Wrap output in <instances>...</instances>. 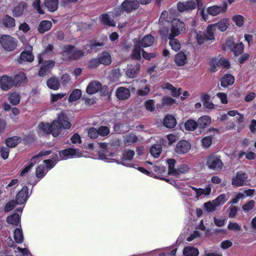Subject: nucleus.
I'll return each instance as SVG.
<instances>
[{"mask_svg": "<svg viewBox=\"0 0 256 256\" xmlns=\"http://www.w3.org/2000/svg\"><path fill=\"white\" fill-rule=\"evenodd\" d=\"M70 127L71 124L64 119V114L61 112L58 114V120H54L51 125L48 123H40L38 132L40 134H52L54 137H56L60 134L62 128L69 129Z\"/></svg>", "mask_w": 256, "mask_h": 256, "instance_id": "f257e3e1", "label": "nucleus"}, {"mask_svg": "<svg viewBox=\"0 0 256 256\" xmlns=\"http://www.w3.org/2000/svg\"><path fill=\"white\" fill-rule=\"evenodd\" d=\"M100 147L102 150L99 152V158L100 160H102L104 161L110 162H116L118 164H122L124 166H128V167H134L135 168H137L140 172H141L144 174L146 175H148L150 174V172L144 169L142 167H138L136 168L135 166V165L132 164H126L125 162H120L118 160H116L115 159L110 158V157H112L114 156V153H108V152L105 151V149H106L108 147V144H106V143H102L100 144Z\"/></svg>", "mask_w": 256, "mask_h": 256, "instance_id": "f03ea898", "label": "nucleus"}, {"mask_svg": "<svg viewBox=\"0 0 256 256\" xmlns=\"http://www.w3.org/2000/svg\"><path fill=\"white\" fill-rule=\"evenodd\" d=\"M61 54L64 60L70 59L77 60L83 56L84 52L80 50L75 48L72 46L68 45L62 46Z\"/></svg>", "mask_w": 256, "mask_h": 256, "instance_id": "7ed1b4c3", "label": "nucleus"}, {"mask_svg": "<svg viewBox=\"0 0 256 256\" xmlns=\"http://www.w3.org/2000/svg\"><path fill=\"white\" fill-rule=\"evenodd\" d=\"M139 6V2L138 0H125L121 4L120 7L116 8L112 12L114 17H118L121 15L123 12H130L133 10H136Z\"/></svg>", "mask_w": 256, "mask_h": 256, "instance_id": "20e7f679", "label": "nucleus"}, {"mask_svg": "<svg viewBox=\"0 0 256 256\" xmlns=\"http://www.w3.org/2000/svg\"><path fill=\"white\" fill-rule=\"evenodd\" d=\"M56 158L57 156L56 155L52 159L44 160V164L38 166L36 171V176L38 179V180L45 176L48 170H50L54 166L57 161Z\"/></svg>", "mask_w": 256, "mask_h": 256, "instance_id": "39448f33", "label": "nucleus"}, {"mask_svg": "<svg viewBox=\"0 0 256 256\" xmlns=\"http://www.w3.org/2000/svg\"><path fill=\"white\" fill-rule=\"evenodd\" d=\"M213 25H208L206 32H199L196 35V39L199 44H203L208 40L214 41L215 40L214 34L212 31L214 30Z\"/></svg>", "mask_w": 256, "mask_h": 256, "instance_id": "423d86ee", "label": "nucleus"}, {"mask_svg": "<svg viewBox=\"0 0 256 256\" xmlns=\"http://www.w3.org/2000/svg\"><path fill=\"white\" fill-rule=\"evenodd\" d=\"M0 44L6 50L11 52L16 48L18 40L10 36L3 35L0 38Z\"/></svg>", "mask_w": 256, "mask_h": 256, "instance_id": "0eeeda50", "label": "nucleus"}, {"mask_svg": "<svg viewBox=\"0 0 256 256\" xmlns=\"http://www.w3.org/2000/svg\"><path fill=\"white\" fill-rule=\"evenodd\" d=\"M185 24L182 21L174 19L172 22L170 32L168 36L170 38L176 37L184 32Z\"/></svg>", "mask_w": 256, "mask_h": 256, "instance_id": "6e6552de", "label": "nucleus"}, {"mask_svg": "<svg viewBox=\"0 0 256 256\" xmlns=\"http://www.w3.org/2000/svg\"><path fill=\"white\" fill-rule=\"evenodd\" d=\"M206 166L210 169L220 170L222 168L223 164L218 156L212 154L206 158Z\"/></svg>", "mask_w": 256, "mask_h": 256, "instance_id": "1a4fd4ad", "label": "nucleus"}, {"mask_svg": "<svg viewBox=\"0 0 256 256\" xmlns=\"http://www.w3.org/2000/svg\"><path fill=\"white\" fill-rule=\"evenodd\" d=\"M248 176L246 173L240 171L236 172L232 180V184L235 188H238L246 185Z\"/></svg>", "mask_w": 256, "mask_h": 256, "instance_id": "9d476101", "label": "nucleus"}, {"mask_svg": "<svg viewBox=\"0 0 256 256\" xmlns=\"http://www.w3.org/2000/svg\"><path fill=\"white\" fill-rule=\"evenodd\" d=\"M140 46L134 41V48L132 53V57L134 59L139 60L141 58V52L143 58L150 60L156 56L155 53L148 54L140 48Z\"/></svg>", "mask_w": 256, "mask_h": 256, "instance_id": "9b49d317", "label": "nucleus"}, {"mask_svg": "<svg viewBox=\"0 0 256 256\" xmlns=\"http://www.w3.org/2000/svg\"><path fill=\"white\" fill-rule=\"evenodd\" d=\"M59 155L61 160L83 156L82 152L78 149L71 148L60 151Z\"/></svg>", "mask_w": 256, "mask_h": 256, "instance_id": "f8f14e48", "label": "nucleus"}, {"mask_svg": "<svg viewBox=\"0 0 256 256\" xmlns=\"http://www.w3.org/2000/svg\"><path fill=\"white\" fill-rule=\"evenodd\" d=\"M50 153V150H44L40 152L38 155L34 156L30 160V162L27 164L25 167L22 170L20 176H24L26 173H27L32 168V166L36 164L41 159L40 158L42 156L48 155Z\"/></svg>", "mask_w": 256, "mask_h": 256, "instance_id": "ddd939ff", "label": "nucleus"}, {"mask_svg": "<svg viewBox=\"0 0 256 256\" xmlns=\"http://www.w3.org/2000/svg\"><path fill=\"white\" fill-rule=\"evenodd\" d=\"M222 66L228 68L230 67L229 62L223 58H212L210 63V70L214 72L217 70V68Z\"/></svg>", "mask_w": 256, "mask_h": 256, "instance_id": "4468645a", "label": "nucleus"}, {"mask_svg": "<svg viewBox=\"0 0 256 256\" xmlns=\"http://www.w3.org/2000/svg\"><path fill=\"white\" fill-rule=\"evenodd\" d=\"M228 8V4L226 2H224L220 6L214 5L209 6L206 9V13L208 15L212 16H216L220 13L226 12Z\"/></svg>", "mask_w": 256, "mask_h": 256, "instance_id": "2eb2a0df", "label": "nucleus"}, {"mask_svg": "<svg viewBox=\"0 0 256 256\" xmlns=\"http://www.w3.org/2000/svg\"><path fill=\"white\" fill-rule=\"evenodd\" d=\"M188 52L181 51L176 54L174 57V62L178 66H183L188 62V58L189 56Z\"/></svg>", "mask_w": 256, "mask_h": 256, "instance_id": "dca6fc26", "label": "nucleus"}, {"mask_svg": "<svg viewBox=\"0 0 256 256\" xmlns=\"http://www.w3.org/2000/svg\"><path fill=\"white\" fill-rule=\"evenodd\" d=\"M178 9L180 12L192 10L196 8L195 1L191 0L184 2H179L177 4Z\"/></svg>", "mask_w": 256, "mask_h": 256, "instance_id": "f3484780", "label": "nucleus"}, {"mask_svg": "<svg viewBox=\"0 0 256 256\" xmlns=\"http://www.w3.org/2000/svg\"><path fill=\"white\" fill-rule=\"evenodd\" d=\"M14 86V82L11 77L4 75L0 77V86L4 90H7Z\"/></svg>", "mask_w": 256, "mask_h": 256, "instance_id": "a211bd4d", "label": "nucleus"}, {"mask_svg": "<svg viewBox=\"0 0 256 256\" xmlns=\"http://www.w3.org/2000/svg\"><path fill=\"white\" fill-rule=\"evenodd\" d=\"M229 24V20L228 18L222 19L218 23L211 24L214 26V30L212 32L214 34L216 32L217 28L220 32H225L228 28Z\"/></svg>", "mask_w": 256, "mask_h": 256, "instance_id": "6ab92c4d", "label": "nucleus"}, {"mask_svg": "<svg viewBox=\"0 0 256 256\" xmlns=\"http://www.w3.org/2000/svg\"><path fill=\"white\" fill-rule=\"evenodd\" d=\"M26 51L22 52L20 55V60L22 61L32 62L34 60V56L32 54V47L30 45L25 46Z\"/></svg>", "mask_w": 256, "mask_h": 256, "instance_id": "aec40b11", "label": "nucleus"}, {"mask_svg": "<svg viewBox=\"0 0 256 256\" xmlns=\"http://www.w3.org/2000/svg\"><path fill=\"white\" fill-rule=\"evenodd\" d=\"M28 198V188L24 186L22 189L16 195V202L18 204H22L24 203Z\"/></svg>", "mask_w": 256, "mask_h": 256, "instance_id": "412c9836", "label": "nucleus"}, {"mask_svg": "<svg viewBox=\"0 0 256 256\" xmlns=\"http://www.w3.org/2000/svg\"><path fill=\"white\" fill-rule=\"evenodd\" d=\"M191 148L190 144L186 140H181L176 144V152L179 154L188 152Z\"/></svg>", "mask_w": 256, "mask_h": 256, "instance_id": "4be33fe9", "label": "nucleus"}, {"mask_svg": "<svg viewBox=\"0 0 256 256\" xmlns=\"http://www.w3.org/2000/svg\"><path fill=\"white\" fill-rule=\"evenodd\" d=\"M102 88V84L100 82L94 80L90 82L88 85L86 92L89 94H92L98 92Z\"/></svg>", "mask_w": 256, "mask_h": 256, "instance_id": "5701e85b", "label": "nucleus"}, {"mask_svg": "<svg viewBox=\"0 0 256 256\" xmlns=\"http://www.w3.org/2000/svg\"><path fill=\"white\" fill-rule=\"evenodd\" d=\"M116 95L118 100H124L129 98L130 92L129 89L124 87H120L116 90Z\"/></svg>", "mask_w": 256, "mask_h": 256, "instance_id": "b1692460", "label": "nucleus"}, {"mask_svg": "<svg viewBox=\"0 0 256 256\" xmlns=\"http://www.w3.org/2000/svg\"><path fill=\"white\" fill-rule=\"evenodd\" d=\"M190 188L195 192L196 198L197 200H198L200 196L202 194H204L205 196L210 195L212 190V188L210 186H208L204 188H198L192 186L190 187Z\"/></svg>", "mask_w": 256, "mask_h": 256, "instance_id": "393cba45", "label": "nucleus"}, {"mask_svg": "<svg viewBox=\"0 0 256 256\" xmlns=\"http://www.w3.org/2000/svg\"><path fill=\"white\" fill-rule=\"evenodd\" d=\"M54 64V61H46L40 68L38 72L39 76H45L53 68Z\"/></svg>", "mask_w": 256, "mask_h": 256, "instance_id": "a878e982", "label": "nucleus"}, {"mask_svg": "<svg viewBox=\"0 0 256 256\" xmlns=\"http://www.w3.org/2000/svg\"><path fill=\"white\" fill-rule=\"evenodd\" d=\"M161 87L164 90H170L172 92V95L174 97H178L182 94V89L181 88H178L176 90L171 84L168 82L164 83Z\"/></svg>", "mask_w": 256, "mask_h": 256, "instance_id": "bb28decb", "label": "nucleus"}, {"mask_svg": "<svg viewBox=\"0 0 256 256\" xmlns=\"http://www.w3.org/2000/svg\"><path fill=\"white\" fill-rule=\"evenodd\" d=\"M134 41L143 47H148L153 44L154 38L152 36L148 34L144 36L140 40H135Z\"/></svg>", "mask_w": 256, "mask_h": 256, "instance_id": "cd10ccee", "label": "nucleus"}, {"mask_svg": "<svg viewBox=\"0 0 256 256\" xmlns=\"http://www.w3.org/2000/svg\"><path fill=\"white\" fill-rule=\"evenodd\" d=\"M234 82V76L231 74L224 75L221 79V86L222 87H227L232 85Z\"/></svg>", "mask_w": 256, "mask_h": 256, "instance_id": "c85d7f7f", "label": "nucleus"}, {"mask_svg": "<svg viewBox=\"0 0 256 256\" xmlns=\"http://www.w3.org/2000/svg\"><path fill=\"white\" fill-rule=\"evenodd\" d=\"M176 122V118L171 115H167L164 120V125L168 128H172L175 126Z\"/></svg>", "mask_w": 256, "mask_h": 256, "instance_id": "c756f323", "label": "nucleus"}, {"mask_svg": "<svg viewBox=\"0 0 256 256\" xmlns=\"http://www.w3.org/2000/svg\"><path fill=\"white\" fill-rule=\"evenodd\" d=\"M140 68V64H136L134 66H128L126 72V74L129 78H134L136 76Z\"/></svg>", "mask_w": 256, "mask_h": 256, "instance_id": "7c9ffc66", "label": "nucleus"}, {"mask_svg": "<svg viewBox=\"0 0 256 256\" xmlns=\"http://www.w3.org/2000/svg\"><path fill=\"white\" fill-rule=\"evenodd\" d=\"M230 194H220L216 199L212 200V202L215 204L216 206L224 204L229 198Z\"/></svg>", "mask_w": 256, "mask_h": 256, "instance_id": "2f4dec72", "label": "nucleus"}, {"mask_svg": "<svg viewBox=\"0 0 256 256\" xmlns=\"http://www.w3.org/2000/svg\"><path fill=\"white\" fill-rule=\"evenodd\" d=\"M100 20L104 24L112 26H116V22L110 18V16L108 14H102L100 16Z\"/></svg>", "mask_w": 256, "mask_h": 256, "instance_id": "473e14b6", "label": "nucleus"}, {"mask_svg": "<svg viewBox=\"0 0 256 256\" xmlns=\"http://www.w3.org/2000/svg\"><path fill=\"white\" fill-rule=\"evenodd\" d=\"M211 122V118L208 116H204L200 118L198 120V126L200 128H204Z\"/></svg>", "mask_w": 256, "mask_h": 256, "instance_id": "72a5a7b5", "label": "nucleus"}, {"mask_svg": "<svg viewBox=\"0 0 256 256\" xmlns=\"http://www.w3.org/2000/svg\"><path fill=\"white\" fill-rule=\"evenodd\" d=\"M198 249L193 246L185 247L183 250L184 256H198Z\"/></svg>", "mask_w": 256, "mask_h": 256, "instance_id": "f704fd0d", "label": "nucleus"}, {"mask_svg": "<svg viewBox=\"0 0 256 256\" xmlns=\"http://www.w3.org/2000/svg\"><path fill=\"white\" fill-rule=\"evenodd\" d=\"M44 4L49 11L53 12L57 10L58 1V0H46Z\"/></svg>", "mask_w": 256, "mask_h": 256, "instance_id": "c9c22d12", "label": "nucleus"}, {"mask_svg": "<svg viewBox=\"0 0 256 256\" xmlns=\"http://www.w3.org/2000/svg\"><path fill=\"white\" fill-rule=\"evenodd\" d=\"M2 24L8 28H13L15 26V20L8 15L4 16L2 20Z\"/></svg>", "mask_w": 256, "mask_h": 256, "instance_id": "e433bc0d", "label": "nucleus"}, {"mask_svg": "<svg viewBox=\"0 0 256 256\" xmlns=\"http://www.w3.org/2000/svg\"><path fill=\"white\" fill-rule=\"evenodd\" d=\"M52 26V22L49 20L42 21L38 28V30L40 33H44V32L50 30Z\"/></svg>", "mask_w": 256, "mask_h": 256, "instance_id": "4c0bfd02", "label": "nucleus"}, {"mask_svg": "<svg viewBox=\"0 0 256 256\" xmlns=\"http://www.w3.org/2000/svg\"><path fill=\"white\" fill-rule=\"evenodd\" d=\"M26 4L25 2H21L18 6L14 8L12 10L13 16L16 17L21 16L26 8Z\"/></svg>", "mask_w": 256, "mask_h": 256, "instance_id": "58836bf2", "label": "nucleus"}, {"mask_svg": "<svg viewBox=\"0 0 256 256\" xmlns=\"http://www.w3.org/2000/svg\"><path fill=\"white\" fill-rule=\"evenodd\" d=\"M26 80V77L24 72H20L14 76V79L12 80L14 86L20 85L22 83H24Z\"/></svg>", "mask_w": 256, "mask_h": 256, "instance_id": "ea45409f", "label": "nucleus"}, {"mask_svg": "<svg viewBox=\"0 0 256 256\" xmlns=\"http://www.w3.org/2000/svg\"><path fill=\"white\" fill-rule=\"evenodd\" d=\"M98 58L101 64L104 65H109L112 62L111 56L110 54L106 52H102Z\"/></svg>", "mask_w": 256, "mask_h": 256, "instance_id": "a19ab883", "label": "nucleus"}, {"mask_svg": "<svg viewBox=\"0 0 256 256\" xmlns=\"http://www.w3.org/2000/svg\"><path fill=\"white\" fill-rule=\"evenodd\" d=\"M196 2L198 8L200 10V14L202 18L204 20L206 21L208 20L209 16L208 14H206L204 10V8L203 7V1L202 0H195Z\"/></svg>", "mask_w": 256, "mask_h": 256, "instance_id": "79ce46f5", "label": "nucleus"}, {"mask_svg": "<svg viewBox=\"0 0 256 256\" xmlns=\"http://www.w3.org/2000/svg\"><path fill=\"white\" fill-rule=\"evenodd\" d=\"M48 86L54 90H57L60 88V84L58 80L56 78H51L47 81Z\"/></svg>", "mask_w": 256, "mask_h": 256, "instance_id": "37998d69", "label": "nucleus"}, {"mask_svg": "<svg viewBox=\"0 0 256 256\" xmlns=\"http://www.w3.org/2000/svg\"><path fill=\"white\" fill-rule=\"evenodd\" d=\"M53 47L52 45L48 44V46L45 48L44 51L41 54H40L38 56V62L39 64L42 63L44 58L48 57L50 52H52Z\"/></svg>", "mask_w": 256, "mask_h": 256, "instance_id": "c03bdc74", "label": "nucleus"}, {"mask_svg": "<svg viewBox=\"0 0 256 256\" xmlns=\"http://www.w3.org/2000/svg\"><path fill=\"white\" fill-rule=\"evenodd\" d=\"M168 39L170 40L169 44L174 50L177 52L180 49V44L177 39L174 38V37L170 38V36H168Z\"/></svg>", "mask_w": 256, "mask_h": 256, "instance_id": "a18cd8bd", "label": "nucleus"}, {"mask_svg": "<svg viewBox=\"0 0 256 256\" xmlns=\"http://www.w3.org/2000/svg\"><path fill=\"white\" fill-rule=\"evenodd\" d=\"M162 150V146L160 144H154L150 148V154L155 158H158Z\"/></svg>", "mask_w": 256, "mask_h": 256, "instance_id": "49530a36", "label": "nucleus"}, {"mask_svg": "<svg viewBox=\"0 0 256 256\" xmlns=\"http://www.w3.org/2000/svg\"><path fill=\"white\" fill-rule=\"evenodd\" d=\"M21 140V138L18 136H13L6 140V146L10 148L15 147Z\"/></svg>", "mask_w": 256, "mask_h": 256, "instance_id": "de8ad7c7", "label": "nucleus"}, {"mask_svg": "<svg viewBox=\"0 0 256 256\" xmlns=\"http://www.w3.org/2000/svg\"><path fill=\"white\" fill-rule=\"evenodd\" d=\"M20 220V216L18 214L14 213L12 215L8 216L6 218L8 223L18 225Z\"/></svg>", "mask_w": 256, "mask_h": 256, "instance_id": "09e8293b", "label": "nucleus"}, {"mask_svg": "<svg viewBox=\"0 0 256 256\" xmlns=\"http://www.w3.org/2000/svg\"><path fill=\"white\" fill-rule=\"evenodd\" d=\"M14 239L18 244H21L24 240V236L21 228H16L14 232Z\"/></svg>", "mask_w": 256, "mask_h": 256, "instance_id": "8fccbe9b", "label": "nucleus"}, {"mask_svg": "<svg viewBox=\"0 0 256 256\" xmlns=\"http://www.w3.org/2000/svg\"><path fill=\"white\" fill-rule=\"evenodd\" d=\"M176 162L174 159H168L167 160V164L168 168V173L169 175H171L174 176V174H177V173H176V168H174Z\"/></svg>", "mask_w": 256, "mask_h": 256, "instance_id": "3c124183", "label": "nucleus"}, {"mask_svg": "<svg viewBox=\"0 0 256 256\" xmlns=\"http://www.w3.org/2000/svg\"><path fill=\"white\" fill-rule=\"evenodd\" d=\"M82 96V91L79 89L72 90L69 97V102H74L78 100Z\"/></svg>", "mask_w": 256, "mask_h": 256, "instance_id": "603ef678", "label": "nucleus"}, {"mask_svg": "<svg viewBox=\"0 0 256 256\" xmlns=\"http://www.w3.org/2000/svg\"><path fill=\"white\" fill-rule=\"evenodd\" d=\"M135 152L131 150H126L124 151L122 156L123 160H131L134 156Z\"/></svg>", "mask_w": 256, "mask_h": 256, "instance_id": "864d4df0", "label": "nucleus"}, {"mask_svg": "<svg viewBox=\"0 0 256 256\" xmlns=\"http://www.w3.org/2000/svg\"><path fill=\"white\" fill-rule=\"evenodd\" d=\"M216 206L212 201H208L204 204V210L207 212H214L216 210Z\"/></svg>", "mask_w": 256, "mask_h": 256, "instance_id": "5fc2aeb1", "label": "nucleus"}, {"mask_svg": "<svg viewBox=\"0 0 256 256\" xmlns=\"http://www.w3.org/2000/svg\"><path fill=\"white\" fill-rule=\"evenodd\" d=\"M188 169V166L186 164H183L180 165L176 168V173H177V174H174V176L178 178L180 174L186 173Z\"/></svg>", "mask_w": 256, "mask_h": 256, "instance_id": "6e6d98bb", "label": "nucleus"}, {"mask_svg": "<svg viewBox=\"0 0 256 256\" xmlns=\"http://www.w3.org/2000/svg\"><path fill=\"white\" fill-rule=\"evenodd\" d=\"M104 45L103 42H90V44H87L86 46V50L87 53L90 52L93 50L95 49L98 46H102Z\"/></svg>", "mask_w": 256, "mask_h": 256, "instance_id": "4d7b16f0", "label": "nucleus"}, {"mask_svg": "<svg viewBox=\"0 0 256 256\" xmlns=\"http://www.w3.org/2000/svg\"><path fill=\"white\" fill-rule=\"evenodd\" d=\"M244 49V45L242 42H240L236 44L232 51L235 56H238L242 54Z\"/></svg>", "mask_w": 256, "mask_h": 256, "instance_id": "13d9d810", "label": "nucleus"}, {"mask_svg": "<svg viewBox=\"0 0 256 256\" xmlns=\"http://www.w3.org/2000/svg\"><path fill=\"white\" fill-rule=\"evenodd\" d=\"M197 126V122L194 120H189L185 122V128L188 130L193 131Z\"/></svg>", "mask_w": 256, "mask_h": 256, "instance_id": "bf43d9fd", "label": "nucleus"}, {"mask_svg": "<svg viewBox=\"0 0 256 256\" xmlns=\"http://www.w3.org/2000/svg\"><path fill=\"white\" fill-rule=\"evenodd\" d=\"M212 136H210L202 138L201 140L202 146L204 148H209L212 144Z\"/></svg>", "mask_w": 256, "mask_h": 256, "instance_id": "052dcab7", "label": "nucleus"}, {"mask_svg": "<svg viewBox=\"0 0 256 256\" xmlns=\"http://www.w3.org/2000/svg\"><path fill=\"white\" fill-rule=\"evenodd\" d=\"M9 100L11 104L16 105L20 102V96L17 93H12L9 96Z\"/></svg>", "mask_w": 256, "mask_h": 256, "instance_id": "680f3d73", "label": "nucleus"}, {"mask_svg": "<svg viewBox=\"0 0 256 256\" xmlns=\"http://www.w3.org/2000/svg\"><path fill=\"white\" fill-rule=\"evenodd\" d=\"M144 106L147 110L153 112L155 110L154 101L153 100H148L145 102Z\"/></svg>", "mask_w": 256, "mask_h": 256, "instance_id": "e2e57ef3", "label": "nucleus"}, {"mask_svg": "<svg viewBox=\"0 0 256 256\" xmlns=\"http://www.w3.org/2000/svg\"><path fill=\"white\" fill-rule=\"evenodd\" d=\"M253 194V190H244L242 192H238L236 196L239 200H240L245 198L246 196H252Z\"/></svg>", "mask_w": 256, "mask_h": 256, "instance_id": "0e129e2a", "label": "nucleus"}, {"mask_svg": "<svg viewBox=\"0 0 256 256\" xmlns=\"http://www.w3.org/2000/svg\"><path fill=\"white\" fill-rule=\"evenodd\" d=\"M255 205V202L253 200H251L246 204H245L242 208V210L244 212H248L252 210Z\"/></svg>", "mask_w": 256, "mask_h": 256, "instance_id": "69168bd1", "label": "nucleus"}, {"mask_svg": "<svg viewBox=\"0 0 256 256\" xmlns=\"http://www.w3.org/2000/svg\"><path fill=\"white\" fill-rule=\"evenodd\" d=\"M232 20L238 26H242L244 24V18L241 15H236L234 16Z\"/></svg>", "mask_w": 256, "mask_h": 256, "instance_id": "338daca9", "label": "nucleus"}, {"mask_svg": "<svg viewBox=\"0 0 256 256\" xmlns=\"http://www.w3.org/2000/svg\"><path fill=\"white\" fill-rule=\"evenodd\" d=\"M176 102V100L170 96H164L162 100L163 105L170 106Z\"/></svg>", "mask_w": 256, "mask_h": 256, "instance_id": "774afa93", "label": "nucleus"}]
</instances>
